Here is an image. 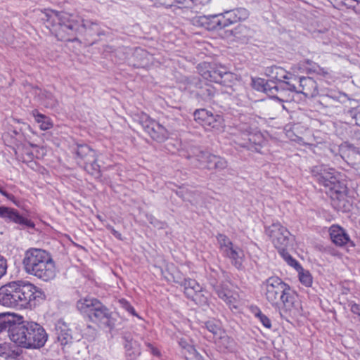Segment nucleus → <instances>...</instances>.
Returning <instances> with one entry per match:
<instances>
[{
	"label": "nucleus",
	"mask_w": 360,
	"mask_h": 360,
	"mask_svg": "<svg viewBox=\"0 0 360 360\" xmlns=\"http://www.w3.org/2000/svg\"><path fill=\"white\" fill-rule=\"evenodd\" d=\"M256 316L259 319V320L264 327H266V328H271V320L266 315L262 314L261 311H259V312L256 314Z\"/></svg>",
	"instance_id": "43"
},
{
	"label": "nucleus",
	"mask_w": 360,
	"mask_h": 360,
	"mask_svg": "<svg viewBox=\"0 0 360 360\" xmlns=\"http://www.w3.org/2000/svg\"><path fill=\"white\" fill-rule=\"evenodd\" d=\"M224 120L222 117L219 115H214L211 112L203 126L205 127H210L216 130H219L222 128Z\"/></svg>",
	"instance_id": "32"
},
{
	"label": "nucleus",
	"mask_w": 360,
	"mask_h": 360,
	"mask_svg": "<svg viewBox=\"0 0 360 360\" xmlns=\"http://www.w3.org/2000/svg\"><path fill=\"white\" fill-rule=\"evenodd\" d=\"M226 27L236 23L239 21L245 20L249 17V11L244 8H237L232 10L224 11L220 13Z\"/></svg>",
	"instance_id": "15"
},
{
	"label": "nucleus",
	"mask_w": 360,
	"mask_h": 360,
	"mask_svg": "<svg viewBox=\"0 0 360 360\" xmlns=\"http://www.w3.org/2000/svg\"><path fill=\"white\" fill-rule=\"evenodd\" d=\"M44 105L46 106V107H52L55 105V101L53 100V98H52V96L51 95H49V97L47 98V101H46L44 103Z\"/></svg>",
	"instance_id": "52"
},
{
	"label": "nucleus",
	"mask_w": 360,
	"mask_h": 360,
	"mask_svg": "<svg viewBox=\"0 0 360 360\" xmlns=\"http://www.w3.org/2000/svg\"><path fill=\"white\" fill-rule=\"evenodd\" d=\"M240 122L237 125V127L240 131L250 135L248 139L250 142L256 143L257 139H262L260 134H255L257 127L254 119L245 115H242L240 117Z\"/></svg>",
	"instance_id": "16"
},
{
	"label": "nucleus",
	"mask_w": 360,
	"mask_h": 360,
	"mask_svg": "<svg viewBox=\"0 0 360 360\" xmlns=\"http://www.w3.org/2000/svg\"><path fill=\"white\" fill-rule=\"evenodd\" d=\"M328 189L326 192L330 195L332 200L341 201L345 200L347 194V188L346 185L341 182L339 179H336L331 186L327 187Z\"/></svg>",
	"instance_id": "19"
},
{
	"label": "nucleus",
	"mask_w": 360,
	"mask_h": 360,
	"mask_svg": "<svg viewBox=\"0 0 360 360\" xmlns=\"http://www.w3.org/2000/svg\"><path fill=\"white\" fill-rule=\"evenodd\" d=\"M107 228L116 238L120 240H122V234L117 231H116L112 226L108 225Z\"/></svg>",
	"instance_id": "51"
},
{
	"label": "nucleus",
	"mask_w": 360,
	"mask_h": 360,
	"mask_svg": "<svg viewBox=\"0 0 360 360\" xmlns=\"http://www.w3.org/2000/svg\"><path fill=\"white\" fill-rule=\"evenodd\" d=\"M139 122L153 140L162 143L168 139L169 132L166 127L151 119L148 115L142 114Z\"/></svg>",
	"instance_id": "6"
},
{
	"label": "nucleus",
	"mask_w": 360,
	"mask_h": 360,
	"mask_svg": "<svg viewBox=\"0 0 360 360\" xmlns=\"http://www.w3.org/2000/svg\"><path fill=\"white\" fill-rule=\"evenodd\" d=\"M319 74H321V75H326L328 74V72L326 70H325L323 68H321L319 67V70H316Z\"/></svg>",
	"instance_id": "56"
},
{
	"label": "nucleus",
	"mask_w": 360,
	"mask_h": 360,
	"mask_svg": "<svg viewBox=\"0 0 360 360\" xmlns=\"http://www.w3.org/2000/svg\"><path fill=\"white\" fill-rule=\"evenodd\" d=\"M96 161H97V160H95V162H96ZM95 165H96V162H94V164H91V167H93V169H94V170L96 169H95Z\"/></svg>",
	"instance_id": "59"
},
{
	"label": "nucleus",
	"mask_w": 360,
	"mask_h": 360,
	"mask_svg": "<svg viewBox=\"0 0 360 360\" xmlns=\"http://www.w3.org/2000/svg\"><path fill=\"white\" fill-rule=\"evenodd\" d=\"M236 40L242 43L246 42L251 37L250 30L245 25H240L231 31Z\"/></svg>",
	"instance_id": "31"
},
{
	"label": "nucleus",
	"mask_w": 360,
	"mask_h": 360,
	"mask_svg": "<svg viewBox=\"0 0 360 360\" xmlns=\"http://www.w3.org/2000/svg\"><path fill=\"white\" fill-rule=\"evenodd\" d=\"M214 158H217V155L208 152L200 151L195 155L194 160L199 162V165H196V167L212 169L215 162Z\"/></svg>",
	"instance_id": "22"
},
{
	"label": "nucleus",
	"mask_w": 360,
	"mask_h": 360,
	"mask_svg": "<svg viewBox=\"0 0 360 360\" xmlns=\"http://www.w3.org/2000/svg\"><path fill=\"white\" fill-rule=\"evenodd\" d=\"M90 295L86 292L77 302V310L84 316L90 317Z\"/></svg>",
	"instance_id": "29"
},
{
	"label": "nucleus",
	"mask_w": 360,
	"mask_h": 360,
	"mask_svg": "<svg viewBox=\"0 0 360 360\" xmlns=\"http://www.w3.org/2000/svg\"><path fill=\"white\" fill-rule=\"evenodd\" d=\"M347 1H348V2H347V3H346V4H356V1H351V0H348ZM343 5H345V3H343Z\"/></svg>",
	"instance_id": "57"
},
{
	"label": "nucleus",
	"mask_w": 360,
	"mask_h": 360,
	"mask_svg": "<svg viewBox=\"0 0 360 360\" xmlns=\"http://www.w3.org/2000/svg\"><path fill=\"white\" fill-rule=\"evenodd\" d=\"M283 258L286 261V262L290 265L291 266L295 268L297 270L302 269L300 264L292 257V256L287 252H285V248L283 250H278Z\"/></svg>",
	"instance_id": "37"
},
{
	"label": "nucleus",
	"mask_w": 360,
	"mask_h": 360,
	"mask_svg": "<svg viewBox=\"0 0 360 360\" xmlns=\"http://www.w3.org/2000/svg\"><path fill=\"white\" fill-rule=\"evenodd\" d=\"M206 70L201 72L202 77L210 82L221 84L224 82V78L230 76L224 68L212 67L210 65L207 67L205 64Z\"/></svg>",
	"instance_id": "14"
},
{
	"label": "nucleus",
	"mask_w": 360,
	"mask_h": 360,
	"mask_svg": "<svg viewBox=\"0 0 360 360\" xmlns=\"http://www.w3.org/2000/svg\"><path fill=\"white\" fill-rule=\"evenodd\" d=\"M215 291L219 297L223 300L229 306V307H233L236 308V306L235 305L236 298L233 295L231 290L225 288L223 285H219L215 288Z\"/></svg>",
	"instance_id": "25"
},
{
	"label": "nucleus",
	"mask_w": 360,
	"mask_h": 360,
	"mask_svg": "<svg viewBox=\"0 0 360 360\" xmlns=\"http://www.w3.org/2000/svg\"><path fill=\"white\" fill-rule=\"evenodd\" d=\"M7 270V261L1 255H0V278L6 274Z\"/></svg>",
	"instance_id": "47"
},
{
	"label": "nucleus",
	"mask_w": 360,
	"mask_h": 360,
	"mask_svg": "<svg viewBox=\"0 0 360 360\" xmlns=\"http://www.w3.org/2000/svg\"><path fill=\"white\" fill-rule=\"evenodd\" d=\"M302 271L299 272V278L300 282L305 286L309 287L312 283V277L309 271H304L302 268Z\"/></svg>",
	"instance_id": "39"
},
{
	"label": "nucleus",
	"mask_w": 360,
	"mask_h": 360,
	"mask_svg": "<svg viewBox=\"0 0 360 360\" xmlns=\"http://www.w3.org/2000/svg\"><path fill=\"white\" fill-rule=\"evenodd\" d=\"M207 22L205 29L207 30H221L226 27L221 15L219 14L207 15Z\"/></svg>",
	"instance_id": "30"
},
{
	"label": "nucleus",
	"mask_w": 360,
	"mask_h": 360,
	"mask_svg": "<svg viewBox=\"0 0 360 360\" xmlns=\"http://www.w3.org/2000/svg\"><path fill=\"white\" fill-rule=\"evenodd\" d=\"M32 115L35 122L39 124L40 129L46 131L52 128L53 124L50 117L39 112L37 110H32Z\"/></svg>",
	"instance_id": "27"
},
{
	"label": "nucleus",
	"mask_w": 360,
	"mask_h": 360,
	"mask_svg": "<svg viewBox=\"0 0 360 360\" xmlns=\"http://www.w3.org/2000/svg\"><path fill=\"white\" fill-rule=\"evenodd\" d=\"M349 307H350V310L352 313L360 316V305L359 304H356L354 302H350L349 303Z\"/></svg>",
	"instance_id": "48"
},
{
	"label": "nucleus",
	"mask_w": 360,
	"mask_h": 360,
	"mask_svg": "<svg viewBox=\"0 0 360 360\" xmlns=\"http://www.w3.org/2000/svg\"><path fill=\"white\" fill-rule=\"evenodd\" d=\"M97 218L102 221L101 217L100 215H97Z\"/></svg>",
	"instance_id": "60"
},
{
	"label": "nucleus",
	"mask_w": 360,
	"mask_h": 360,
	"mask_svg": "<svg viewBox=\"0 0 360 360\" xmlns=\"http://www.w3.org/2000/svg\"><path fill=\"white\" fill-rule=\"evenodd\" d=\"M184 293L188 298L194 297L198 292L202 291V287L193 279L187 278L184 281Z\"/></svg>",
	"instance_id": "28"
},
{
	"label": "nucleus",
	"mask_w": 360,
	"mask_h": 360,
	"mask_svg": "<svg viewBox=\"0 0 360 360\" xmlns=\"http://www.w3.org/2000/svg\"><path fill=\"white\" fill-rule=\"evenodd\" d=\"M0 193H1L4 196L6 197L8 199H11V198L13 197L12 195L8 193L1 187H0Z\"/></svg>",
	"instance_id": "55"
},
{
	"label": "nucleus",
	"mask_w": 360,
	"mask_h": 360,
	"mask_svg": "<svg viewBox=\"0 0 360 360\" xmlns=\"http://www.w3.org/2000/svg\"><path fill=\"white\" fill-rule=\"evenodd\" d=\"M125 340L124 347L126 348L127 355L131 357V359H135L136 356L141 354L140 345L136 341L134 340L129 335H124Z\"/></svg>",
	"instance_id": "26"
},
{
	"label": "nucleus",
	"mask_w": 360,
	"mask_h": 360,
	"mask_svg": "<svg viewBox=\"0 0 360 360\" xmlns=\"http://www.w3.org/2000/svg\"><path fill=\"white\" fill-rule=\"evenodd\" d=\"M355 4H346L348 8H352L356 13L360 14V1L356 0Z\"/></svg>",
	"instance_id": "49"
},
{
	"label": "nucleus",
	"mask_w": 360,
	"mask_h": 360,
	"mask_svg": "<svg viewBox=\"0 0 360 360\" xmlns=\"http://www.w3.org/2000/svg\"><path fill=\"white\" fill-rule=\"evenodd\" d=\"M14 319L13 314H0V333L7 330L9 336V328Z\"/></svg>",
	"instance_id": "33"
},
{
	"label": "nucleus",
	"mask_w": 360,
	"mask_h": 360,
	"mask_svg": "<svg viewBox=\"0 0 360 360\" xmlns=\"http://www.w3.org/2000/svg\"><path fill=\"white\" fill-rule=\"evenodd\" d=\"M218 244L222 253L234 246L231 240L224 234H218L217 236Z\"/></svg>",
	"instance_id": "35"
},
{
	"label": "nucleus",
	"mask_w": 360,
	"mask_h": 360,
	"mask_svg": "<svg viewBox=\"0 0 360 360\" xmlns=\"http://www.w3.org/2000/svg\"><path fill=\"white\" fill-rule=\"evenodd\" d=\"M207 15L197 16L193 18L192 22L195 26L202 27L205 29L207 26Z\"/></svg>",
	"instance_id": "41"
},
{
	"label": "nucleus",
	"mask_w": 360,
	"mask_h": 360,
	"mask_svg": "<svg viewBox=\"0 0 360 360\" xmlns=\"http://www.w3.org/2000/svg\"><path fill=\"white\" fill-rule=\"evenodd\" d=\"M265 233L278 250H283L288 245L290 232L279 222L266 226Z\"/></svg>",
	"instance_id": "9"
},
{
	"label": "nucleus",
	"mask_w": 360,
	"mask_h": 360,
	"mask_svg": "<svg viewBox=\"0 0 360 360\" xmlns=\"http://www.w3.org/2000/svg\"><path fill=\"white\" fill-rule=\"evenodd\" d=\"M193 164H195V165L196 166V165H199V162H198V163H195V162H193Z\"/></svg>",
	"instance_id": "61"
},
{
	"label": "nucleus",
	"mask_w": 360,
	"mask_h": 360,
	"mask_svg": "<svg viewBox=\"0 0 360 360\" xmlns=\"http://www.w3.org/2000/svg\"><path fill=\"white\" fill-rule=\"evenodd\" d=\"M222 254L231 260V264L236 269H241L243 268L245 255L243 250L238 246L234 245Z\"/></svg>",
	"instance_id": "20"
},
{
	"label": "nucleus",
	"mask_w": 360,
	"mask_h": 360,
	"mask_svg": "<svg viewBox=\"0 0 360 360\" xmlns=\"http://www.w3.org/2000/svg\"><path fill=\"white\" fill-rule=\"evenodd\" d=\"M25 271L44 281L53 279L56 275L55 262L51 255L38 248H30L22 260Z\"/></svg>",
	"instance_id": "3"
},
{
	"label": "nucleus",
	"mask_w": 360,
	"mask_h": 360,
	"mask_svg": "<svg viewBox=\"0 0 360 360\" xmlns=\"http://www.w3.org/2000/svg\"><path fill=\"white\" fill-rule=\"evenodd\" d=\"M352 117L355 120L356 124L360 127V108L353 111Z\"/></svg>",
	"instance_id": "50"
},
{
	"label": "nucleus",
	"mask_w": 360,
	"mask_h": 360,
	"mask_svg": "<svg viewBox=\"0 0 360 360\" xmlns=\"http://www.w3.org/2000/svg\"><path fill=\"white\" fill-rule=\"evenodd\" d=\"M193 301H194L197 304L199 305H205L207 303V297L205 296L202 291L198 292L194 297L191 298Z\"/></svg>",
	"instance_id": "42"
},
{
	"label": "nucleus",
	"mask_w": 360,
	"mask_h": 360,
	"mask_svg": "<svg viewBox=\"0 0 360 360\" xmlns=\"http://www.w3.org/2000/svg\"><path fill=\"white\" fill-rule=\"evenodd\" d=\"M266 76L277 81L283 91L289 89H295V82H297V76L287 72L285 69L278 66L267 67L265 70Z\"/></svg>",
	"instance_id": "7"
},
{
	"label": "nucleus",
	"mask_w": 360,
	"mask_h": 360,
	"mask_svg": "<svg viewBox=\"0 0 360 360\" xmlns=\"http://www.w3.org/2000/svg\"><path fill=\"white\" fill-rule=\"evenodd\" d=\"M252 86L256 90L264 92V79L262 78L253 79Z\"/></svg>",
	"instance_id": "45"
},
{
	"label": "nucleus",
	"mask_w": 360,
	"mask_h": 360,
	"mask_svg": "<svg viewBox=\"0 0 360 360\" xmlns=\"http://www.w3.org/2000/svg\"><path fill=\"white\" fill-rule=\"evenodd\" d=\"M210 113V111L202 108L196 110L194 112L193 115L195 120L203 126L205 123V120H207Z\"/></svg>",
	"instance_id": "36"
},
{
	"label": "nucleus",
	"mask_w": 360,
	"mask_h": 360,
	"mask_svg": "<svg viewBox=\"0 0 360 360\" xmlns=\"http://www.w3.org/2000/svg\"><path fill=\"white\" fill-rule=\"evenodd\" d=\"M264 92L271 97L279 98L278 94L283 96L285 91H282L280 84L272 79L266 81L264 79Z\"/></svg>",
	"instance_id": "24"
},
{
	"label": "nucleus",
	"mask_w": 360,
	"mask_h": 360,
	"mask_svg": "<svg viewBox=\"0 0 360 360\" xmlns=\"http://www.w3.org/2000/svg\"><path fill=\"white\" fill-rule=\"evenodd\" d=\"M205 328L210 333L209 335H205L207 338H212L215 342L218 340L226 342L228 340V337L222 330L219 321L215 319L207 321L205 323Z\"/></svg>",
	"instance_id": "17"
},
{
	"label": "nucleus",
	"mask_w": 360,
	"mask_h": 360,
	"mask_svg": "<svg viewBox=\"0 0 360 360\" xmlns=\"http://www.w3.org/2000/svg\"><path fill=\"white\" fill-rule=\"evenodd\" d=\"M15 283L21 309L34 308L43 299V292L34 284L21 281H15Z\"/></svg>",
	"instance_id": "5"
},
{
	"label": "nucleus",
	"mask_w": 360,
	"mask_h": 360,
	"mask_svg": "<svg viewBox=\"0 0 360 360\" xmlns=\"http://www.w3.org/2000/svg\"><path fill=\"white\" fill-rule=\"evenodd\" d=\"M215 92V89L212 85L206 84L200 88L198 95L204 101H210L214 97Z\"/></svg>",
	"instance_id": "34"
},
{
	"label": "nucleus",
	"mask_w": 360,
	"mask_h": 360,
	"mask_svg": "<svg viewBox=\"0 0 360 360\" xmlns=\"http://www.w3.org/2000/svg\"><path fill=\"white\" fill-rule=\"evenodd\" d=\"M9 328V338L17 346L25 349H40L48 340L45 329L34 321L16 323L13 319Z\"/></svg>",
	"instance_id": "2"
},
{
	"label": "nucleus",
	"mask_w": 360,
	"mask_h": 360,
	"mask_svg": "<svg viewBox=\"0 0 360 360\" xmlns=\"http://www.w3.org/2000/svg\"><path fill=\"white\" fill-rule=\"evenodd\" d=\"M291 92L302 94L306 97L313 98L319 94L318 85L316 81L310 77H302L298 78L295 82V89H289Z\"/></svg>",
	"instance_id": "12"
},
{
	"label": "nucleus",
	"mask_w": 360,
	"mask_h": 360,
	"mask_svg": "<svg viewBox=\"0 0 360 360\" xmlns=\"http://www.w3.org/2000/svg\"><path fill=\"white\" fill-rule=\"evenodd\" d=\"M134 56L140 60V63L138 64V66L145 65L147 63H145V60H148L147 57L148 56V53L147 51L142 49H136L134 52Z\"/></svg>",
	"instance_id": "38"
},
{
	"label": "nucleus",
	"mask_w": 360,
	"mask_h": 360,
	"mask_svg": "<svg viewBox=\"0 0 360 360\" xmlns=\"http://www.w3.org/2000/svg\"><path fill=\"white\" fill-rule=\"evenodd\" d=\"M122 307L129 313L134 316H137L134 308L125 300L122 299L120 301Z\"/></svg>",
	"instance_id": "44"
},
{
	"label": "nucleus",
	"mask_w": 360,
	"mask_h": 360,
	"mask_svg": "<svg viewBox=\"0 0 360 360\" xmlns=\"http://www.w3.org/2000/svg\"><path fill=\"white\" fill-rule=\"evenodd\" d=\"M311 173L318 183L326 188L334 184V181L336 182L339 176V173L335 169L326 165L314 166L311 169Z\"/></svg>",
	"instance_id": "11"
},
{
	"label": "nucleus",
	"mask_w": 360,
	"mask_h": 360,
	"mask_svg": "<svg viewBox=\"0 0 360 360\" xmlns=\"http://www.w3.org/2000/svg\"><path fill=\"white\" fill-rule=\"evenodd\" d=\"M47 27L55 32L58 40L72 41L81 26L77 17L65 12L47 11L44 13Z\"/></svg>",
	"instance_id": "4"
},
{
	"label": "nucleus",
	"mask_w": 360,
	"mask_h": 360,
	"mask_svg": "<svg viewBox=\"0 0 360 360\" xmlns=\"http://www.w3.org/2000/svg\"><path fill=\"white\" fill-rule=\"evenodd\" d=\"M329 233L331 240L338 246H343L350 240L346 231L338 225L331 226Z\"/></svg>",
	"instance_id": "18"
},
{
	"label": "nucleus",
	"mask_w": 360,
	"mask_h": 360,
	"mask_svg": "<svg viewBox=\"0 0 360 360\" xmlns=\"http://www.w3.org/2000/svg\"><path fill=\"white\" fill-rule=\"evenodd\" d=\"M122 53V49H119L118 50L116 51L115 55L117 56L118 53Z\"/></svg>",
	"instance_id": "58"
},
{
	"label": "nucleus",
	"mask_w": 360,
	"mask_h": 360,
	"mask_svg": "<svg viewBox=\"0 0 360 360\" xmlns=\"http://www.w3.org/2000/svg\"><path fill=\"white\" fill-rule=\"evenodd\" d=\"M10 355V347L8 343L0 344V356L7 357Z\"/></svg>",
	"instance_id": "46"
},
{
	"label": "nucleus",
	"mask_w": 360,
	"mask_h": 360,
	"mask_svg": "<svg viewBox=\"0 0 360 360\" xmlns=\"http://www.w3.org/2000/svg\"><path fill=\"white\" fill-rule=\"evenodd\" d=\"M215 162H214V169L218 171H221L226 169L228 166V162L225 158L217 156L214 158Z\"/></svg>",
	"instance_id": "40"
},
{
	"label": "nucleus",
	"mask_w": 360,
	"mask_h": 360,
	"mask_svg": "<svg viewBox=\"0 0 360 360\" xmlns=\"http://www.w3.org/2000/svg\"><path fill=\"white\" fill-rule=\"evenodd\" d=\"M179 346L185 351V356L188 360H204L203 357L200 354L193 345L184 338L179 340Z\"/></svg>",
	"instance_id": "23"
},
{
	"label": "nucleus",
	"mask_w": 360,
	"mask_h": 360,
	"mask_svg": "<svg viewBox=\"0 0 360 360\" xmlns=\"http://www.w3.org/2000/svg\"><path fill=\"white\" fill-rule=\"evenodd\" d=\"M37 157L42 158L43 156H44L46 154L47 150L45 148L41 147V148L37 149Z\"/></svg>",
	"instance_id": "53"
},
{
	"label": "nucleus",
	"mask_w": 360,
	"mask_h": 360,
	"mask_svg": "<svg viewBox=\"0 0 360 360\" xmlns=\"http://www.w3.org/2000/svg\"><path fill=\"white\" fill-rule=\"evenodd\" d=\"M0 218L6 221L14 222L22 227L34 228L35 226L32 221L20 215L15 209L4 206H0Z\"/></svg>",
	"instance_id": "13"
},
{
	"label": "nucleus",
	"mask_w": 360,
	"mask_h": 360,
	"mask_svg": "<svg viewBox=\"0 0 360 360\" xmlns=\"http://www.w3.org/2000/svg\"><path fill=\"white\" fill-rule=\"evenodd\" d=\"M262 288L266 300L281 316L298 313L300 304L297 295L281 278H268L262 283Z\"/></svg>",
	"instance_id": "1"
},
{
	"label": "nucleus",
	"mask_w": 360,
	"mask_h": 360,
	"mask_svg": "<svg viewBox=\"0 0 360 360\" xmlns=\"http://www.w3.org/2000/svg\"><path fill=\"white\" fill-rule=\"evenodd\" d=\"M91 315L100 328H108L110 330L114 328L115 321L111 317L109 310L98 300L91 299Z\"/></svg>",
	"instance_id": "8"
},
{
	"label": "nucleus",
	"mask_w": 360,
	"mask_h": 360,
	"mask_svg": "<svg viewBox=\"0 0 360 360\" xmlns=\"http://www.w3.org/2000/svg\"><path fill=\"white\" fill-rule=\"evenodd\" d=\"M15 281L0 288V304L15 309H21Z\"/></svg>",
	"instance_id": "10"
},
{
	"label": "nucleus",
	"mask_w": 360,
	"mask_h": 360,
	"mask_svg": "<svg viewBox=\"0 0 360 360\" xmlns=\"http://www.w3.org/2000/svg\"><path fill=\"white\" fill-rule=\"evenodd\" d=\"M146 345L153 355L159 354L158 350L156 348H155L150 343L147 342V343H146Z\"/></svg>",
	"instance_id": "54"
},
{
	"label": "nucleus",
	"mask_w": 360,
	"mask_h": 360,
	"mask_svg": "<svg viewBox=\"0 0 360 360\" xmlns=\"http://www.w3.org/2000/svg\"><path fill=\"white\" fill-rule=\"evenodd\" d=\"M56 335L62 346H65L72 342V335L68 325L63 321H58L56 324Z\"/></svg>",
	"instance_id": "21"
}]
</instances>
